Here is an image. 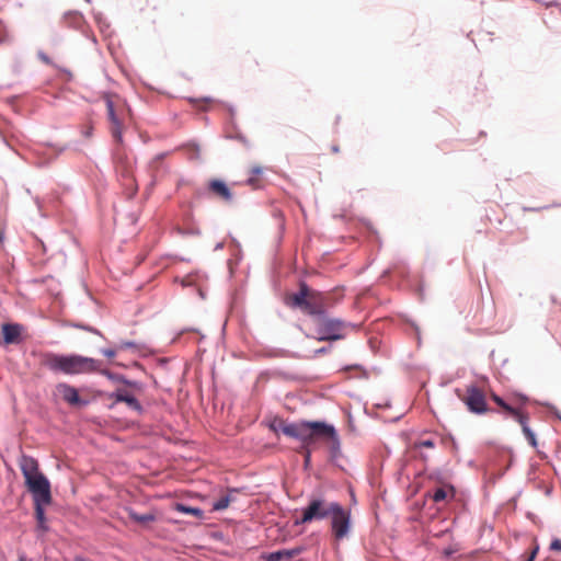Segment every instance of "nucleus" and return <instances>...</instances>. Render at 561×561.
Instances as JSON below:
<instances>
[{
  "mask_svg": "<svg viewBox=\"0 0 561 561\" xmlns=\"http://www.w3.org/2000/svg\"><path fill=\"white\" fill-rule=\"evenodd\" d=\"M280 431L284 435L298 439L307 449L306 461H309L310 450L318 444H324L331 455L336 457L341 449V442L335 427L321 421H300L294 423L283 422Z\"/></svg>",
  "mask_w": 561,
  "mask_h": 561,
  "instance_id": "1",
  "label": "nucleus"
},
{
  "mask_svg": "<svg viewBox=\"0 0 561 561\" xmlns=\"http://www.w3.org/2000/svg\"><path fill=\"white\" fill-rule=\"evenodd\" d=\"M19 467L25 479V485L33 495L37 528L42 531H46L47 526L44 507L51 503L50 483L39 471L38 462L35 458L22 455L19 460Z\"/></svg>",
  "mask_w": 561,
  "mask_h": 561,
  "instance_id": "2",
  "label": "nucleus"
},
{
  "mask_svg": "<svg viewBox=\"0 0 561 561\" xmlns=\"http://www.w3.org/2000/svg\"><path fill=\"white\" fill-rule=\"evenodd\" d=\"M491 399L501 408L505 415L514 419L522 427V431L529 445L537 448L538 443L535 433L528 425L529 413L525 407L529 402V398L523 393H512L507 400L496 393L491 394Z\"/></svg>",
  "mask_w": 561,
  "mask_h": 561,
  "instance_id": "3",
  "label": "nucleus"
},
{
  "mask_svg": "<svg viewBox=\"0 0 561 561\" xmlns=\"http://www.w3.org/2000/svg\"><path fill=\"white\" fill-rule=\"evenodd\" d=\"M42 365L53 371L66 375L89 374L100 369L101 363L80 355H58L48 353L43 356Z\"/></svg>",
  "mask_w": 561,
  "mask_h": 561,
  "instance_id": "4",
  "label": "nucleus"
},
{
  "mask_svg": "<svg viewBox=\"0 0 561 561\" xmlns=\"http://www.w3.org/2000/svg\"><path fill=\"white\" fill-rule=\"evenodd\" d=\"M104 101L107 110V117L111 123L110 129L114 139L121 144L123 141V130L125 122L129 115L126 103L117 95L106 94Z\"/></svg>",
  "mask_w": 561,
  "mask_h": 561,
  "instance_id": "5",
  "label": "nucleus"
},
{
  "mask_svg": "<svg viewBox=\"0 0 561 561\" xmlns=\"http://www.w3.org/2000/svg\"><path fill=\"white\" fill-rule=\"evenodd\" d=\"M312 336L318 341H336L344 337L347 323L340 319L329 318L325 314L312 319Z\"/></svg>",
  "mask_w": 561,
  "mask_h": 561,
  "instance_id": "6",
  "label": "nucleus"
},
{
  "mask_svg": "<svg viewBox=\"0 0 561 561\" xmlns=\"http://www.w3.org/2000/svg\"><path fill=\"white\" fill-rule=\"evenodd\" d=\"M339 504L337 502H330L322 496H312L302 510L300 519H297L295 524H309L313 520L330 518Z\"/></svg>",
  "mask_w": 561,
  "mask_h": 561,
  "instance_id": "7",
  "label": "nucleus"
},
{
  "mask_svg": "<svg viewBox=\"0 0 561 561\" xmlns=\"http://www.w3.org/2000/svg\"><path fill=\"white\" fill-rule=\"evenodd\" d=\"M330 519L332 536L336 541L343 540L350 535L352 520L348 510L339 504L330 516Z\"/></svg>",
  "mask_w": 561,
  "mask_h": 561,
  "instance_id": "8",
  "label": "nucleus"
},
{
  "mask_svg": "<svg viewBox=\"0 0 561 561\" xmlns=\"http://www.w3.org/2000/svg\"><path fill=\"white\" fill-rule=\"evenodd\" d=\"M458 397L471 413L484 414L489 411L485 394L476 385L467 386L465 393L458 392Z\"/></svg>",
  "mask_w": 561,
  "mask_h": 561,
  "instance_id": "9",
  "label": "nucleus"
},
{
  "mask_svg": "<svg viewBox=\"0 0 561 561\" xmlns=\"http://www.w3.org/2000/svg\"><path fill=\"white\" fill-rule=\"evenodd\" d=\"M329 294L310 289L308 302L305 312L313 318L324 316L325 310L330 307Z\"/></svg>",
  "mask_w": 561,
  "mask_h": 561,
  "instance_id": "10",
  "label": "nucleus"
},
{
  "mask_svg": "<svg viewBox=\"0 0 561 561\" xmlns=\"http://www.w3.org/2000/svg\"><path fill=\"white\" fill-rule=\"evenodd\" d=\"M208 193L226 204L233 202V193L230 187L221 180L213 179L207 184Z\"/></svg>",
  "mask_w": 561,
  "mask_h": 561,
  "instance_id": "11",
  "label": "nucleus"
},
{
  "mask_svg": "<svg viewBox=\"0 0 561 561\" xmlns=\"http://www.w3.org/2000/svg\"><path fill=\"white\" fill-rule=\"evenodd\" d=\"M116 171L121 174L124 185L131 194H135L137 191V184L133 176L131 164L122 158H118L116 162Z\"/></svg>",
  "mask_w": 561,
  "mask_h": 561,
  "instance_id": "12",
  "label": "nucleus"
},
{
  "mask_svg": "<svg viewBox=\"0 0 561 561\" xmlns=\"http://www.w3.org/2000/svg\"><path fill=\"white\" fill-rule=\"evenodd\" d=\"M57 389L61 398L70 405L78 407L87 403L85 401L80 399L78 390L70 385L60 383L58 385Z\"/></svg>",
  "mask_w": 561,
  "mask_h": 561,
  "instance_id": "13",
  "label": "nucleus"
},
{
  "mask_svg": "<svg viewBox=\"0 0 561 561\" xmlns=\"http://www.w3.org/2000/svg\"><path fill=\"white\" fill-rule=\"evenodd\" d=\"M114 402H124L126 403L130 409L140 412L142 410L141 404L139 401L129 392L123 389H118L113 396Z\"/></svg>",
  "mask_w": 561,
  "mask_h": 561,
  "instance_id": "14",
  "label": "nucleus"
},
{
  "mask_svg": "<svg viewBox=\"0 0 561 561\" xmlns=\"http://www.w3.org/2000/svg\"><path fill=\"white\" fill-rule=\"evenodd\" d=\"M309 293L310 288L307 286V284L301 283L299 291L290 297L291 305L305 311L308 302Z\"/></svg>",
  "mask_w": 561,
  "mask_h": 561,
  "instance_id": "15",
  "label": "nucleus"
},
{
  "mask_svg": "<svg viewBox=\"0 0 561 561\" xmlns=\"http://www.w3.org/2000/svg\"><path fill=\"white\" fill-rule=\"evenodd\" d=\"M21 325L5 323L2 325V336L7 344L16 343L21 334Z\"/></svg>",
  "mask_w": 561,
  "mask_h": 561,
  "instance_id": "16",
  "label": "nucleus"
},
{
  "mask_svg": "<svg viewBox=\"0 0 561 561\" xmlns=\"http://www.w3.org/2000/svg\"><path fill=\"white\" fill-rule=\"evenodd\" d=\"M302 550L304 549L301 547H296L293 549L274 551V552H271L266 557V561H282L284 559H291V558L300 554L302 552Z\"/></svg>",
  "mask_w": 561,
  "mask_h": 561,
  "instance_id": "17",
  "label": "nucleus"
},
{
  "mask_svg": "<svg viewBox=\"0 0 561 561\" xmlns=\"http://www.w3.org/2000/svg\"><path fill=\"white\" fill-rule=\"evenodd\" d=\"M127 513H128L129 518H131L134 522L141 524V525H147L157 519V516L154 513L138 514L133 508H128Z\"/></svg>",
  "mask_w": 561,
  "mask_h": 561,
  "instance_id": "18",
  "label": "nucleus"
},
{
  "mask_svg": "<svg viewBox=\"0 0 561 561\" xmlns=\"http://www.w3.org/2000/svg\"><path fill=\"white\" fill-rule=\"evenodd\" d=\"M249 173L250 176L245 181V184L254 190L261 187L262 181L260 179V175L262 174V168L259 165L252 167Z\"/></svg>",
  "mask_w": 561,
  "mask_h": 561,
  "instance_id": "19",
  "label": "nucleus"
},
{
  "mask_svg": "<svg viewBox=\"0 0 561 561\" xmlns=\"http://www.w3.org/2000/svg\"><path fill=\"white\" fill-rule=\"evenodd\" d=\"M174 510L176 512H180V513L194 515L197 518H202L204 516V513H203V511L201 508L187 506V505L182 504V503H176L175 506H174Z\"/></svg>",
  "mask_w": 561,
  "mask_h": 561,
  "instance_id": "20",
  "label": "nucleus"
},
{
  "mask_svg": "<svg viewBox=\"0 0 561 561\" xmlns=\"http://www.w3.org/2000/svg\"><path fill=\"white\" fill-rule=\"evenodd\" d=\"M449 494L451 497L454 496V489L451 486L448 489L443 486V488H438L434 491L432 499L434 502L438 503V502L445 501Z\"/></svg>",
  "mask_w": 561,
  "mask_h": 561,
  "instance_id": "21",
  "label": "nucleus"
},
{
  "mask_svg": "<svg viewBox=\"0 0 561 561\" xmlns=\"http://www.w3.org/2000/svg\"><path fill=\"white\" fill-rule=\"evenodd\" d=\"M231 496L230 495H224L221 496L219 500H217L214 504H213V511H222V510H226L230 503H231Z\"/></svg>",
  "mask_w": 561,
  "mask_h": 561,
  "instance_id": "22",
  "label": "nucleus"
},
{
  "mask_svg": "<svg viewBox=\"0 0 561 561\" xmlns=\"http://www.w3.org/2000/svg\"><path fill=\"white\" fill-rule=\"evenodd\" d=\"M436 446L435 442L433 439H420L414 443L413 448H434Z\"/></svg>",
  "mask_w": 561,
  "mask_h": 561,
  "instance_id": "23",
  "label": "nucleus"
},
{
  "mask_svg": "<svg viewBox=\"0 0 561 561\" xmlns=\"http://www.w3.org/2000/svg\"><path fill=\"white\" fill-rule=\"evenodd\" d=\"M549 550L553 551V552L561 553V539L560 538L552 539V541L550 542V546H549Z\"/></svg>",
  "mask_w": 561,
  "mask_h": 561,
  "instance_id": "24",
  "label": "nucleus"
},
{
  "mask_svg": "<svg viewBox=\"0 0 561 561\" xmlns=\"http://www.w3.org/2000/svg\"><path fill=\"white\" fill-rule=\"evenodd\" d=\"M538 550H539V547H538V546H536V547L533 549V551H531L530 556H529L525 561H535V558H536V556H537V553H538Z\"/></svg>",
  "mask_w": 561,
  "mask_h": 561,
  "instance_id": "25",
  "label": "nucleus"
},
{
  "mask_svg": "<svg viewBox=\"0 0 561 561\" xmlns=\"http://www.w3.org/2000/svg\"><path fill=\"white\" fill-rule=\"evenodd\" d=\"M102 353L108 358L114 357L116 354L115 351L111 348L103 350Z\"/></svg>",
  "mask_w": 561,
  "mask_h": 561,
  "instance_id": "26",
  "label": "nucleus"
},
{
  "mask_svg": "<svg viewBox=\"0 0 561 561\" xmlns=\"http://www.w3.org/2000/svg\"><path fill=\"white\" fill-rule=\"evenodd\" d=\"M332 151L336 153V152H339V151H340V148H339L337 146H333V147H332Z\"/></svg>",
  "mask_w": 561,
  "mask_h": 561,
  "instance_id": "27",
  "label": "nucleus"
},
{
  "mask_svg": "<svg viewBox=\"0 0 561 561\" xmlns=\"http://www.w3.org/2000/svg\"><path fill=\"white\" fill-rule=\"evenodd\" d=\"M19 561H25L24 557H20Z\"/></svg>",
  "mask_w": 561,
  "mask_h": 561,
  "instance_id": "28",
  "label": "nucleus"
},
{
  "mask_svg": "<svg viewBox=\"0 0 561 561\" xmlns=\"http://www.w3.org/2000/svg\"><path fill=\"white\" fill-rule=\"evenodd\" d=\"M2 30H3V25H2V23H0V31H2Z\"/></svg>",
  "mask_w": 561,
  "mask_h": 561,
  "instance_id": "29",
  "label": "nucleus"
}]
</instances>
